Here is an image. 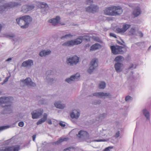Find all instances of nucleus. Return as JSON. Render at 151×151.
Segmentation results:
<instances>
[{
    "mask_svg": "<svg viewBox=\"0 0 151 151\" xmlns=\"http://www.w3.org/2000/svg\"><path fill=\"white\" fill-rule=\"evenodd\" d=\"M12 60L11 58H9L6 60V61H9Z\"/></svg>",
    "mask_w": 151,
    "mask_h": 151,
    "instance_id": "56",
    "label": "nucleus"
},
{
    "mask_svg": "<svg viewBox=\"0 0 151 151\" xmlns=\"http://www.w3.org/2000/svg\"><path fill=\"white\" fill-rule=\"evenodd\" d=\"M47 122L49 124H52V122L50 120H48Z\"/></svg>",
    "mask_w": 151,
    "mask_h": 151,
    "instance_id": "54",
    "label": "nucleus"
},
{
    "mask_svg": "<svg viewBox=\"0 0 151 151\" xmlns=\"http://www.w3.org/2000/svg\"><path fill=\"white\" fill-rule=\"evenodd\" d=\"M112 147H109L105 148L104 150V151H110V149L112 148Z\"/></svg>",
    "mask_w": 151,
    "mask_h": 151,
    "instance_id": "42",
    "label": "nucleus"
},
{
    "mask_svg": "<svg viewBox=\"0 0 151 151\" xmlns=\"http://www.w3.org/2000/svg\"><path fill=\"white\" fill-rule=\"evenodd\" d=\"M136 29L135 27L132 28L129 30V33L130 35H136Z\"/></svg>",
    "mask_w": 151,
    "mask_h": 151,
    "instance_id": "27",
    "label": "nucleus"
},
{
    "mask_svg": "<svg viewBox=\"0 0 151 151\" xmlns=\"http://www.w3.org/2000/svg\"><path fill=\"white\" fill-rule=\"evenodd\" d=\"M47 114L45 113L44 114L43 118L40 119L37 123V125L41 124L45 122L47 119Z\"/></svg>",
    "mask_w": 151,
    "mask_h": 151,
    "instance_id": "20",
    "label": "nucleus"
},
{
    "mask_svg": "<svg viewBox=\"0 0 151 151\" xmlns=\"http://www.w3.org/2000/svg\"><path fill=\"white\" fill-rule=\"evenodd\" d=\"M136 44L141 48H142L145 47V45L144 42H137Z\"/></svg>",
    "mask_w": 151,
    "mask_h": 151,
    "instance_id": "31",
    "label": "nucleus"
},
{
    "mask_svg": "<svg viewBox=\"0 0 151 151\" xmlns=\"http://www.w3.org/2000/svg\"><path fill=\"white\" fill-rule=\"evenodd\" d=\"M60 20V17L59 16H57L55 18L51 19L49 20V22L51 23L53 25L55 26L59 23Z\"/></svg>",
    "mask_w": 151,
    "mask_h": 151,
    "instance_id": "11",
    "label": "nucleus"
},
{
    "mask_svg": "<svg viewBox=\"0 0 151 151\" xmlns=\"http://www.w3.org/2000/svg\"><path fill=\"white\" fill-rule=\"evenodd\" d=\"M2 37L7 38L14 37H15V35L13 33H5L2 35Z\"/></svg>",
    "mask_w": 151,
    "mask_h": 151,
    "instance_id": "26",
    "label": "nucleus"
},
{
    "mask_svg": "<svg viewBox=\"0 0 151 151\" xmlns=\"http://www.w3.org/2000/svg\"><path fill=\"white\" fill-rule=\"evenodd\" d=\"M59 124V125L60 126H61L62 127H64L65 126V125L64 122H62V121L60 122Z\"/></svg>",
    "mask_w": 151,
    "mask_h": 151,
    "instance_id": "43",
    "label": "nucleus"
},
{
    "mask_svg": "<svg viewBox=\"0 0 151 151\" xmlns=\"http://www.w3.org/2000/svg\"><path fill=\"white\" fill-rule=\"evenodd\" d=\"M33 65V62L32 60H28L24 61L22 64V66L24 67H31Z\"/></svg>",
    "mask_w": 151,
    "mask_h": 151,
    "instance_id": "15",
    "label": "nucleus"
},
{
    "mask_svg": "<svg viewBox=\"0 0 151 151\" xmlns=\"http://www.w3.org/2000/svg\"><path fill=\"white\" fill-rule=\"evenodd\" d=\"M35 7V6L33 4L24 5L22 7L21 11L23 13H26L29 11L32 10Z\"/></svg>",
    "mask_w": 151,
    "mask_h": 151,
    "instance_id": "8",
    "label": "nucleus"
},
{
    "mask_svg": "<svg viewBox=\"0 0 151 151\" xmlns=\"http://www.w3.org/2000/svg\"><path fill=\"white\" fill-rule=\"evenodd\" d=\"M90 1L92 2H93V0H90Z\"/></svg>",
    "mask_w": 151,
    "mask_h": 151,
    "instance_id": "61",
    "label": "nucleus"
},
{
    "mask_svg": "<svg viewBox=\"0 0 151 151\" xmlns=\"http://www.w3.org/2000/svg\"><path fill=\"white\" fill-rule=\"evenodd\" d=\"M24 123L23 122H20L18 123V125L20 127H23L24 126Z\"/></svg>",
    "mask_w": 151,
    "mask_h": 151,
    "instance_id": "45",
    "label": "nucleus"
},
{
    "mask_svg": "<svg viewBox=\"0 0 151 151\" xmlns=\"http://www.w3.org/2000/svg\"><path fill=\"white\" fill-rule=\"evenodd\" d=\"M71 149H72V150H74V148L73 147H69L68 148H67L65 149H64V151H66V150H68L70 151H71Z\"/></svg>",
    "mask_w": 151,
    "mask_h": 151,
    "instance_id": "44",
    "label": "nucleus"
},
{
    "mask_svg": "<svg viewBox=\"0 0 151 151\" xmlns=\"http://www.w3.org/2000/svg\"><path fill=\"white\" fill-rule=\"evenodd\" d=\"M91 9L92 13H94L96 12L98 9V7L96 5H91Z\"/></svg>",
    "mask_w": 151,
    "mask_h": 151,
    "instance_id": "32",
    "label": "nucleus"
},
{
    "mask_svg": "<svg viewBox=\"0 0 151 151\" xmlns=\"http://www.w3.org/2000/svg\"><path fill=\"white\" fill-rule=\"evenodd\" d=\"M13 5L14 6H17L18 5H20L21 4L19 3L18 2H16V3H14L13 4Z\"/></svg>",
    "mask_w": 151,
    "mask_h": 151,
    "instance_id": "51",
    "label": "nucleus"
},
{
    "mask_svg": "<svg viewBox=\"0 0 151 151\" xmlns=\"http://www.w3.org/2000/svg\"><path fill=\"white\" fill-rule=\"evenodd\" d=\"M93 96L100 97L102 98H105L106 97L109 96L110 94L109 93H104L103 92L95 93L93 94Z\"/></svg>",
    "mask_w": 151,
    "mask_h": 151,
    "instance_id": "13",
    "label": "nucleus"
},
{
    "mask_svg": "<svg viewBox=\"0 0 151 151\" xmlns=\"http://www.w3.org/2000/svg\"><path fill=\"white\" fill-rule=\"evenodd\" d=\"M79 57H69L67 60V63L68 65H76L79 61Z\"/></svg>",
    "mask_w": 151,
    "mask_h": 151,
    "instance_id": "7",
    "label": "nucleus"
},
{
    "mask_svg": "<svg viewBox=\"0 0 151 151\" xmlns=\"http://www.w3.org/2000/svg\"><path fill=\"white\" fill-rule=\"evenodd\" d=\"M43 113V110L42 109L34 111L31 113L32 118L33 119L38 118L42 115Z\"/></svg>",
    "mask_w": 151,
    "mask_h": 151,
    "instance_id": "6",
    "label": "nucleus"
},
{
    "mask_svg": "<svg viewBox=\"0 0 151 151\" xmlns=\"http://www.w3.org/2000/svg\"><path fill=\"white\" fill-rule=\"evenodd\" d=\"M119 136V131H118V132H117L115 135V137L116 138H118Z\"/></svg>",
    "mask_w": 151,
    "mask_h": 151,
    "instance_id": "50",
    "label": "nucleus"
},
{
    "mask_svg": "<svg viewBox=\"0 0 151 151\" xmlns=\"http://www.w3.org/2000/svg\"><path fill=\"white\" fill-rule=\"evenodd\" d=\"M106 86V83L104 82H101L99 84V88L100 89H104Z\"/></svg>",
    "mask_w": 151,
    "mask_h": 151,
    "instance_id": "35",
    "label": "nucleus"
},
{
    "mask_svg": "<svg viewBox=\"0 0 151 151\" xmlns=\"http://www.w3.org/2000/svg\"><path fill=\"white\" fill-rule=\"evenodd\" d=\"M40 5L41 8L44 9V10L45 12L49 10V7L46 3L44 2H41L40 4Z\"/></svg>",
    "mask_w": 151,
    "mask_h": 151,
    "instance_id": "21",
    "label": "nucleus"
},
{
    "mask_svg": "<svg viewBox=\"0 0 151 151\" xmlns=\"http://www.w3.org/2000/svg\"><path fill=\"white\" fill-rule=\"evenodd\" d=\"M101 47V45L98 43H96L91 46L90 50H95Z\"/></svg>",
    "mask_w": 151,
    "mask_h": 151,
    "instance_id": "24",
    "label": "nucleus"
},
{
    "mask_svg": "<svg viewBox=\"0 0 151 151\" xmlns=\"http://www.w3.org/2000/svg\"><path fill=\"white\" fill-rule=\"evenodd\" d=\"M21 82L24 83L27 86H36L35 84L32 82L31 79L29 78H27L24 80H22L21 81Z\"/></svg>",
    "mask_w": 151,
    "mask_h": 151,
    "instance_id": "10",
    "label": "nucleus"
},
{
    "mask_svg": "<svg viewBox=\"0 0 151 151\" xmlns=\"http://www.w3.org/2000/svg\"><path fill=\"white\" fill-rule=\"evenodd\" d=\"M11 97H3L0 98V104H2L3 111L2 112L3 114H10L12 112L11 100H12Z\"/></svg>",
    "mask_w": 151,
    "mask_h": 151,
    "instance_id": "1",
    "label": "nucleus"
},
{
    "mask_svg": "<svg viewBox=\"0 0 151 151\" xmlns=\"http://www.w3.org/2000/svg\"><path fill=\"white\" fill-rule=\"evenodd\" d=\"M36 137V135H34L32 136V139H33V140L34 141H35V140Z\"/></svg>",
    "mask_w": 151,
    "mask_h": 151,
    "instance_id": "53",
    "label": "nucleus"
},
{
    "mask_svg": "<svg viewBox=\"0 0 151 151\" xmlns=\"http://www.w3.org/2000/svg\"><path fill=\"white\" fill-rule=\"evenodd\" d=\"M18 148L17 147L14 146L9 147L8 151H18Z\"/></svg>",
    "mask_w": 151,
    "mask_h": 151,
    "instance_id": "29",
    "label": "nucleus"
},
{
    "mask_svg": "<svg viewBox=\"0 0 151 151\" xmlns=\"http://www.w3.org/2000/svg\"><path fill=\"white\" fill-rule=\"evenodd\" d=\"M68 140V138L65 137L63 138H60L56 142H55V144H58L61 143L64 141H67Z\"/></svg>",
    "mask_w": 151,
    "mask_h": 151,
    "instance_id": "28",
    "label": "nucleus"
},
{
    "mask_svg": "<svg viewBox=\"0 0 151 151\" xmlns=\"http://www.w3.org/2000/svg\"><path fill=\"white\" fill-rule=\"evenodd\" d=\"M131 97L130 96H127L125 98V101H127L129 100V99H131Z\"/></svg>",
    "mask_w": 151,
    "mask_h": 151,
    "instance_id": "49",
    "label": "nucleus"
},
{
    "mask_svg": "<svg viewBox=\"0 0 151 151\" xmlns=\"http://www.w3.org/2000/svg\"><path fill=\"white\" fill-rule=\"evenodd\" d=\"M114 16H116L122 14L123 10L120 6H113Z\"/></svg>",
    "mask_w": 151,
    "mask_h": 151,
    "instance_id": "9",
    "label": "nucleus"
},
{
    "mask_svg": "<svg viewBox=\"0 0 151 151\" xmlns=\"http://www.w3.org/2000/svg\"><path fill=\"white\" fill-rule=\"evenodd\" d=\"M116 31L118 33H119L120 34H123L125 32H124V31L123 29V28H117L116 29Z\"/></svg>",
    "mask_w": 151,
    "mask_h": 151,
    "instance_id": "34",
    "label": "nucleus"
},
{
    "mask_svg": "<svg viewBox=\"0 0 151 151\" xmlns=\"http://www.w3.org/2000/svg\"><path fill=\"white\" fill-rule=\"evenodd\" d=\"M55 105L57 108L60 109H63L65 107V105L64 104H62L60 101H58L55 102Z\"/></svg>",
    "mask_w": 151,
    "mask_h": 151,
    "instance_id": "25",
    "label": "nucleus"
},
{
    "mask_svg": "<svg viewBox=\"0 0 151 151\" xmlns=\"http://www.w3.org/2000/svg\"><path fill=\"white\" fill-rule=\"evenodd\" d=\"M96 101L97 102H94V104H99L100 103L101 101Z\"/></svg>",
    "mask_w": 151,
    "mask_h": 151,
    "instance_id": "52",
    "label": "nucleus"
},
{
    "mask_svg": "<svg viewBox=\"0 0 151 151\" xmlns=\"http://www.w3.org/2000/svg\"><path fill=\"white\" fill-rule=\"evenodd\" d=\"M109 35L110 36L112 37L116 38H117L116 35L114 33H110Z\"/></svg>",
    "mask_w": 151,
    "mask_h": 151,
    "instance_id": "46",
    "label": "nucleus"
},
{
    "mask_svg": "<svg viewBox=\"0 0 151 151\" xmlns=\"http://www.w3.org/2000/svg\"><path fill=\"white\" fill-rule=\"evenodd\" d=\"M117 57H122V56H121V55H119V56H117Z\"/></svg>",
    "mask_w": 151,
    "mask_h": 151,
    "instance_id": "62",
    "label": "nucleus"
},
{
    "mask_svg": "<svg viewBox=\"0 0 151 151\" xmlns=\"http://www.w3.org/2000/svg\"><path fill=\"white\" fill-rule=\"evenodd\" d=\"M98 60L94 58L92 60L90 65L89 68L87 71L90 74H91L93 70L98 66Z\"/></svg>",
    "mask_w": 151,
    "mask_h": 151,
    "instance_id": "5",
    "label": "nucleus"
},
{
    "mask_svg": "<svg viewBox=\"0 0 151 151\" xmlns=\"http://www.w3.org/2000/svg\"><path fill=\"white\" fill-rule=\"evenodd\" d=\"M73 57H77L76 55H74Z\"/></svg>",
    "mask_w": 151,
    "mask_h": 151,
    "instance_id": "63",
    "label": "nucleus"
},
{
    "mask_svg": "<svg viewBox=\"0 0 151 151\" xmlns=\"http://www.w3.org/2000/svg\"><path fill=\"white\" fill-rule=\"evenodd\" d=\"M124 60V57H116L114 61L117 62L114 65L115 69L117 72H120L122 71V68L123 66V65L120 63Z\"/></svg>",
    "mask_w": 151,
    "mask_h": 151,
    "instance_id": "4",
    "label": "nucleus"
},
{
    "mask_svg": "<svg viewBox=\"0 0 151 151\" xmlns=\"http://www.w3.org/2000/svg\"><path fill=\"white\" fill-rule=\"evenodd\" d=\"M73 40L68 41L65 42L62 44V45L64 46L71 47L74 45Z\"/></svg>",
    "mask_w": 151,
    "mask_h": 151,
    "instance_id": "22",
    "label": "nucleus"
},
{
    "mask_svg": "<svg viewBox=\"0 0 151 151\" xmlns=\"http://www.w3.org/2000/svg\"><path fill=\"white\" fill-rule=\"evenodd\" d=\"M133 64H132L131 66L129 67V69L131 68H132L133 67Z\"/></svg>",
    "mask_w": 151,
    "mask_h": 151,
    "instance_id": "58",
    "label": "nucleus"
},
{
    "mask_svg": "<svg viewBox=\"0 0 151 151\" xmlns=\"http://www.w3.org/2000/svg\"><path fill=\"white\" fill-rule=\"evenodd\" d=\"M51 52V51L50 50H43L40 52L39 55L40 57L45 56L49 55L50 54Z\"/></svg>",
    "mask_w": 151,
    "mask_h": 151,
    "instance_id": "18",
    "label": "nucleus"
},
{
    "mask_svg": "<svg viewBox=\"0 0 151 151\" xmlns=\"http://www.w3.org/2000/svg\"><path fill=\"white\" fill-rule=\"evenodd\" d=\"M73 36V35H71V34H66L64 36H63L61 37V39H63V38H71Z\"/></svg>",
    "mask_w": 151,
    "mask_h": 151,
    "instance_id": "36",
    "label": "nucleus"
},
{
    "mask_svg": "<svg viewBox=\"0 0 151 151\" xmlns=\"http://www.w3.org/2000/svg\"><path fill=\"white\" fill-rule=\"evenodd\" d=\"M8 78H6L5 79V80L4 81V82H6L7 81H8Z\"/></svg>",
    "mask_w": 151,
    "mask_h": 151,
    "instance_id": "57",
    "label": "nucleus"
},
{
    "mask_svg": "<svg viewBox=\"0 0 151 151\" xmlns=\"http://www.w3.org/2000/svg\"><path fill=\"white\" fill-rule=\"evenodd\" d=\"M141 11L139 7H137L135 8L133 12V14L134 16L135 17H137L141 14Z\"/></svg>",
    "mask_w": 151,
    "mask_h": 151,
    "instance_id": "19",
    "label": "nucleus"
},
{
    "mask_svg": "<svg viewBox=\"0 0 151 151\" xmlns=\"http://www.w3.org/2000/svg\"><path fill=\"white\" fill-rule=\"evenodd\" d=\"M74 45H78L81 44L82 42L81 37H79L78 38L73 40Z\"/></svg>",
    "mask_w": 151,
    "mask_h": 151,
    "instance_id": "23",
    "label": "nucleus"
},
{
    "mask_svg": "<svg viewBox=\"0 0 151 151\" xmlns=\"http://www.w3.org/2000/svg\"><path fill=\"white\" fill-rule=\"evenodd\" d=\"M9 147H0V151H8Z\"/></svg>",
    "mask_w": 151,
    "mask_h": 151,
    "instance_id": "37",
    "label": "nucleus"
},
{
    "mask_svg": "<svg viewBox=\"0 0 151 151\" xmlns=\"http://www.w3.org/2000/svg\"><path fill=\"white\" fill-rule=\"evenodd\" d=\"M86 11L88 12L92 13V9H91V5L89 6L86 8Z\"/></svg>",
    "mask_w": 151,
    "mask_h": 151,
    "instance_id": "38",
    "label": "nucleus"
},
{
    "mask_svg": "<svg viewBox=\"0 0 151 151\" xmlns=\"http://www.w3.org/2000/svg\"><path fill=\"white\" fill-rule=\"evenodd\" d=\"M32 21V18L29 15L23 16L16 19L17 23L23 29L28 28Z\"/></svg>",
    "mask_w": 151,
    "mask_h": 151,
    "instance_id": "2",
    "label": "nucleus"
},
{
    "mask_svg": "<svg viewBox=\"0 0 151 151\" xmlns=\"http://www.w3.org/2000/svg\"><path fill=\"white\" fill-rule=\"evenodd\" d=\"M9 127V126H3L0 127V132L4 130L5 129H7Z\"/></svg>",
    "mask_w": 151,
    "mask_h": 151,
    "instance_id": "41",
    "label": "nucleus"
},
{
    "mask_svg": "<svg viewBox=\"0 0 151 151\" xmlns=\"http://www.w3.org/2000/svg\"><path fill=\"white\" fill-rule=\"evenodd\" d=\"M81 38L82 39V41L83 40H85L86 41H88L89 40V38L88 36H81Z\"/></svg>",
    "mask_w": 151,
    "mask_h": 151,
    "instance_id": "39",
    "label": "nucleus"
},
{
    "mask_svg": "<svg viewBox=\"0 0 151 151\" xmlns=\"http://www.w3.org/2000/svg\"><path fill=\"white\" fill-rule=\"evenodd\" d=\"M120 39L121 40L122 42L119 41L118 40H116V41H117V43L120 45H122V46H123V45H125V44H124L125 43V42H124V41L122 40L121 39V38H120Z\"/></svg>",
    "mask_w": 151,
    "mask_h": 151,
    "instance_id": "40",
    "label": "nucleus"
},
{
    "mask_svg": "<svg viewBox=\"0 0 151 151\" xmlns=\"http://www.w3.org/2000/svg\"><path fill=\"white\" fill-rule=\"evenodd\" d=\"M126 45H123V46H120L119 45H112L110 47L112 52L114 55L117 54H123L126 51Z\"/></svg>",
    "mask_w": 151,
    "mask_h": 151,
    "instance_id": "3",
    "label": "nucleus"
},
{
    "mask_svg": "<svg viewBox=\"0 0 151 151\" xmlns=\"http://www.w3.org/2000/svg\"><path fill=\"white\" fill-rule=\"evenodd\" d=\"M144 114L147 119H149L150 117L149 112L146 109H144L143 111Z\"/></svg>",
    "mask_w": 151,
    "mask_h": 151,
    "instance_id": "33",
    "label": "nucleus"
},
{
    "mask_svg": "<svg viewBox=\"0 0 151 151\" xmlns=\"http://www.w3.org/2000/svg\"><path fill=\"white\" fill-rule=\"evenodd\" d=\"M138 33L139 34V36L140 37H143V33L141 31H138Z\"/></svg>",
    "mask_w": 151,
    "mask_h": 151,
    "instance_id": "47",
    "label": "nucleus"
},
{
    "mask_svg": "<svg viewBox=\"0 0 151 151\" xmlns=\"http://www.w3.org/2000/svg\"><path fill=\"white\" fill-rule=\"evenodd\" d=\"M70 116L73 119H78L80 115V113L78 111L74 110L73 112L70 113Z\"/></svg>",
    "mask_w": 151,
    "mask_h": 151,
    "instance_id": "16",
    "label": "nucleus"
},
{
    "mask_svg": "<svg viewBox=\"0 0 151 151\" xmlns=\"http://www.w3.org/2000/svg\"><path fill=\"white\" fill-rule=\"evenodd\" d=\"M5 10V8L3 6H0V11H3Z\"/></svg>",
    "mask_w": 151,
    "mask_h": 151,
    "instance_id": "48",
    "label": "nucleus"
},
{
    "mask_svg": "<svg viewBox=\"0 0 151 151\" xmlns=\"http://www.w3.org/2000/svg\"><path fill=\"white\" fill-rule=\"evenodd\" d=\"M80 76V75L78 73H77L75 75L71 76L69 78L66 79L65 81L68 83H70V82L73 80H78V78Z\"/></svg>",
    "mask_w": 151,
    "mask_h": 151,
    "instance_id": "12",
    "label": "nucleus"
},
{
    "mask_svg": "<svg viewBox=\"0 0 151 151\" xmlns=\"http://www.w3.org/2000/svg\"><path fill=\"white\" fill-rule=\"evenodd\" d=\"M77 136H78L80 138L83 137H88L89 134L87 132L83 130H81L79 132L78 134H77Z\"/></svg>",
    "mask_w": 151,
    "mask_h": 151,
    "instance_id": "17",
    "label": "nucleus"
},
{
    "mask_svg": "<svg viewBox=\"0 0 151 151\" xmlns=\"http://www.w3.org/2000/svg\"><path fill=\"white\" fill-rule=\"evenodd\" d=\"M131 26V25L129 24H124L122 26V28L124 31V32H126Z\"/></svg>",
    "mask_w": 151,
    "mask_h": 151,
    "instance_id": "30",
    "label": "nucleus"
},
{
    "mask_svg": "<svg viewBox=\"0 0 151 151\" xmlns=\"http://www.w3.org/2000/svg\"><path fill=\"white\" fill-rule=\"evenodd\" d=\"M3 0H0V3Z\"/></svg>",
    "mask_w": 151,
    "mask_h": 151,
    "instance_id": "60",
    "label": "nucleus"
},
{
    "mask_svg": "<svg viewBox=\"0 0 151 151\" xmlns=\"http://www.w3.org/2000/svg\"><path fill=\"white\" fill-rule=\"evenodd\" d=\"M151 48V45L148 48V50H149Z\"/></svg>",
    "mask_w": 151,
    "mask_h": 151,
    "instance_id": "59",
    "label": "nucleus"
},
{
    "mask_svg": "<svg viewBox=\"0 0 151 151\" xmlns=\"http://www.w3.org/2000/svg\"><path fill=\"white\" fill-rule=\"evenodd\" d=\"M113 6L109 7L104 11L105 14L107 15L114 16Z\"/></svg>",
    "mask_w": 151,
    "mask_h": 151,
    "instance_id": "14",
    "label": "nucleus"
},
{
    "mask_svg": "<svg viewBox=\"0 0 151 151\" xmlns=\"http://www.w3.org/2000/svg\"><path fill=\"white\" fill-rule=\"evenodd\" d=\"M94 141L95 142H97L104 141L102 139L96 140H95Z\"/></svg>",
    "mask_w": 151,
    "mask_h": 151,
    "instance_id": "55",
    "label": "nucleus"
}]
</instances>
